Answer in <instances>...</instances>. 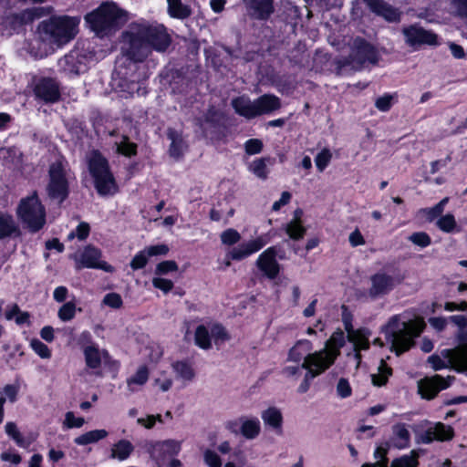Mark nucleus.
Segmentation results:
<instances>
[{
    "label": "nucleus",
    "mask_w": 467,
    "mask_h": 467,
    "mask_svg": "<svg viewBox=\"0 0 467 467\" xmlns=\"http://www.w3.org/2000/svg\"><path fill=\"white\" fill-rule=\"evenodd\" d=\"M232 106L238 115L251 119L278 109L281 102L276 96L265 94L254 100L246 96L238 97L232 100Z\"/></svg>",
    "instance_id": "423d86ee"
},
{
    "label": "nucleus",
    "mask_w": 467,
    "mask_h": 467,
    "mask_svg": "<svg viewBox=\"0 0 467 467\" xmlns=\"http://www.w3.org/2000/svg\"><path fill=\"white\" fill-rule=\"evenodd\" d=\"M178 265L174 261H163L157 265L155 273L157 275H165L169 272L177 271Z\"/></svg>",
    "instance_id": "e2e57ef3"
},
{
    "label": "nucleus",
    "mask_w": 467,
    "mask_h": 467,
    "mask_svg": "<svg viewBox=\"0 0 467 467\" xmlns=\"http://www.w3.org/2000/svg\"><path fill=\"white\" fill-rule=\"evenodd\" d=\"M404 279L400 274L390 275L379 271L370 276V286L368 288V296L372 299L380 298L389 294Z\"/></svg>",
    "instance_id": "f8f14e48"
},
{
    "label": "nucleus",
    "mask_w": 467,
    "mask_h": 467,
    "mask_svg": "<svg viewBox=\"0 0 467 467\" xmlns=\"http://www.w3.org/2000/svg\"><path fill=\"white\" fill-rule=\"evenodd\" d=\"M19 234V227L14 217L0 212V239Z\"/></svg>",
    "instance_id": "c85d7f7f"
},
{
    "label": "nucleus",
    "mask_w": 467,
    "mask_h": 467,
    "mask_svg": "<svg viewBox=\"0 0 467 467\" xmlns=\"http://www.w3.org/2000/svg\"><path fill=\"white\" fill-rule=\"evenodd\" d=\"M269 161L270 158L256 159L249 164L248 170L257 178L265 180L268 176L267 162Z\"/></svg>",
    "instance_id": "ea45409f"
},
{
    "label": "nucleus",
    "mask_w": 467,
    "mask_h": 467,
    "mask_svg": "<svg viewBox=\"0 0 467 467\" xmlns=\"http://www.w3.org/2000/svg\"><path fill=\"white\" fill-rule=\"evenodd\" d=\"M86 365L92 369L100 367L102 361H106L109 354L106 350H100L95 346H88L84 348Z\"/></svg>",
    "instance_id": "a878e982"
},
{
    "label": "nucleus",
    "mask_w": 467,
    "mask_h": 467,
    "mask_svg": "<svg viewBox=\"0 0 467 467\" xmlns=\"http://www.w3.org/2000/svg\"><path fill=\"white\" fill-rule=\"evenodd\" d=\"M377 374H372V383L375 386L380 387L386 384L389 377L391 375V368L388 367L384 360H381Z\"/></svg>",
    "instance_id": "37998d69"
},
{
    "label": "nucleus",
    "mask_w": 467,
    "mask_h": 467,
    "mask_svg": "<svg viewBox=\"0 0 467 467\" xmlns=\"http://www.w3.org/2000/svg\"><path fill=\"white\" fill-rule=\"evenodd\" d=\"M346 337L342 331L334 332L327 341L323 349L327 350L330 356H335V359L340 353V348L345 345Z\"/></svg>",
    "instance_id": "72a5a7b5"
},
{
    "label": "nucleus",
    "mask_w": 467,
    "mask_h": 467,
    "mask_svg": "<svg viewBox=\"0 0 467 467\" xmlns=\"http://www.w3.org/2000/svg\"><path fill=\"white\" fill-rule=\"evenodd\" d=\"M116 151L126 157H132L137 154V144L131 142L128 136L121 135L114 141Z\"/></svg>",
    "instance_id": "c9c22d12"
},
{
    "label": "nucleus",
    "mask_w": 467,
    "mask_h": 467,
    "mask_svg": "<svg viewBox=\"0 0 467 467\" xmlns=\"http://www.w3.org/2000/svg\"><path fill=\"white\" fill-rule=\"evenodd\" d=\"M424 327L420 319L408 320L403 315H394L381 327V332L390 350L400 355L414 345V338L420 336Z\"/></svg>",
    "instance_id": "f03ea898"
},
{
    "label": "nucleus",
    "mask_w": 467,
    "mask_h": 467,
    "mask_svg": "<svg viewBox=\"0 0 467 467\" xmlns=\"http://www.w3.org/2000/svg\"><path fill=\"white\" fill-rule=\"evenodd\" d=\"M20 390L18 383L6 384L3 387L0 394L4 395L10 403H15L17 400V396Z\"/></svg>",
    "instance_id": "8fccbe9b"
},
{
    "label": "nucleus",
    "mask_w": 467,
    "mask_h": 467,
    "mask_svg": "<svg viewBox=\"0 0 467 467\" xmlns=\"http://www.w3.org/2000/svg\"><path fill=\"white\" fill-rule=\"evenodd\" d=\"M240 240V234L233 228H229L221 234V241L223 244L233 245L237 244Z\"/></svg>",
    "instance_id": "5fc2aeb1"
},
{
    "label": "nucleus",
    "mask_w": 467,
    "mask_h": 467,
    "mask_svg": "<svg viewBox=\"0 0 467 467\" xmlns=\"http://www.w3.org/2000/svg\"><path fill=\"white\" fill-rule=\"evenodd\" d=\"M335 356H330L327 350L311 352V354L303 361V367L309 377H317L325 372L334 362Z\"/></svg>",
    "instance_id": "dca6fc26"
},
{
    "label": "nucleus",
    "mask_w": 467,
    "mask_h": 467,
    "mask_svg": "<svg viewBox=\"0 0 467 467\" xmlns=\"http://www.w3.org/2000/svg\"><path fill=\"white\" fill-rule=\"evenodd\" d=\"M16 214L32 233L38 232L46 223V209L36 192H33L29 196L20 200Z\"/></svg>",
    "instance_id": "0eeeda50"
},
{
    "label": "nucleus",
    "mask_w": 467,
    "mask_h": 467,
    "mask_svg": "<svg viewBox=\"0 0 467 467\" xmlns=\"http://www.w3.org/2000/svg\"><path fill=\"white\" fill-rule=\"evenodd\" d=\"M409 240L422 248L429 246L431 243V237L424 232L413 233L409 236Z\"/></svg>",
    "instance_id": "4d7b16f0"
},
{
    "label": "nucleus",
    "mask_w": 467,
    "mask_h": 467,
    "mask_svg": "<svg viewBox=\"0 0 467 467\" xmlns=\"http://www.w3.org/2000/svg\"><path fill=\"white\" fill-rule=\"evenodd\" d=\"M108 435L109 433L106 430H93L78 436L75 438L74 442L78 445L85 446L98 442L105 439Z\"/></svg>",
    "instance_id": "f704fd0d"
},
{
    "label": "nucleus",
    "mask_w": 467,
    "mask_h": 467,
    "mask_svg": "<svg viewBox=\"0 0 467 467\" xmlns=\"http://www.w3.org/2000/svg\"><path fill=\"white\" fill-rule=\"evenodd\" d=\"M5 429L6 434L8 436H10L18 446H20V447L25 446L24 438H23L22 434L20 433V431H18L17 426L15 422H13V421L6 422Z\"/></svg>",
    "instance_id": "09e8293b"
},
{
    "label": "nucleus",
    "mask_w": 467,
    "mask_h": 467,
    "mask_svg": "<svg viewBox=\"0 0 467 467\" xmlns=\"http://www.w3.org/2000/svg\"><path fill=\"white\" fill-rule=\"evenodd\" d=\"M342 320L344 323L345 329L347 331V338L352 344V353H348V356L350 357L353 355V358L357 360V365L358 366L360 362V351L368 350L369 348V332L366 329H354L352 326L351 316L348 312L346 306H342Z\"/></svg>",
    "instance_id": "9d476101"
},
{
    "label": "nucleus",
    "mask_w": 467,
    "mask_h": 467,
    "mask_svg": "<svg viewBox=\"0 0 467 467\" xmlns=\"http://www.w3.org/2000/svg\"><path fill=\"white\" fill-rule=\"evenodd\" d=\"M49 182L47 185V192L50 199L62 202L68 194V182L64 164L57 161L49 166Z\"/></svg>",
    "instance_id": "1a4fd4ad"
},
{
    "label": "nucleus",
    "mask_w": 467,
    "mask_h": 467,
    "mask_svg": "<svg viewBox=\"0 0 467 467\" xmlns=\"http://www.w3.org/2000/svg\"><path fill=\"white\" fill-rule=\"evenodd\" d=\"M451 13L462 18H467V0H451Z\"/></svg>",
    "instance_id": "6e6d98bb"
},
{
    "label": "nucleus",
    "mask_w": 467,
    "mask_h": 467,
    "mask_svg": "<svg viewBox=\"0 0 467 467\" xmlns=\"http://www.w3.org/2000/svg\"><path fill=\"white\" fill-rule=\"evenodd\" d=\"M168 137L171 140L169 150L170 155L175 159H179L186 150L187 144L183 138L175 130H169Z\"/></svg>",
    "instance_id": "2f4dec72"
},
{
    "label": "nucleus",
    "mask_w": 467,
    "mask_h": 467,
    "mask_svg": "<svg viewBox=\"0 0 467 467\" xmlns=\"http://www.w3.org/2000/svg\"><path fill=\"white\" fill-rule=\"evenodd\" d=\"M152 285L154 287L163 291L164 293L170 292L173 287V283L171 280L161 277L153 278Z\"/></svg>",
    "instance_id": "774afa93"
},
{
    "label": "nucleus",
    "mask_w": 467,
    "mask_h": 467,
    "mask_svg": "<svg viewBox=\"0 0 467 467\" xmlns=\"http://www.w3.org/2000/svg\"><path fill=\"white\" fill-rule=\"evenodd\" d=\"M204 462L209 467H222L220 456L213 451L207 450L204 452Z\"/></svg>",
    "instance_id": "69168bd1"
},
{
    "label": "nucleus",
    "mask_w": 467,
    "mask_h": 467,
    "mask_svg": "<svg viewBox=\"0 0 467 467\" xmlns=\"http://www.w3.org/2000/svg\"><path fill=\"white\" fill-rule=\"evenodd\" d=\"M352 393L351 386L348 380L345 378L338 379L337 384V394L341 399L348 398Z\"/></svg>",
    "instance_id": "052dcab7"
},
{
    "label": "nucleus",
    "mask_w": 467,
    "mask_h": 467,
    "mask_svg": "<svg viewBox=\"0 0 467 467\" xmlns=\"http://www.w3.org/2000/svg\"><path fill=\"white\" fill-rule=\"evenodd\" d=\"M44 8H33L13 15L11 18L16 25H23L33 21L36 17L43 16Z\"/></svg>",
    "instance_id": "a19ab883"
},
{
    "label": "nucleus",
    "mask_w": 467,
    "mask_h": 467,
    "mask_svg": "<svg viewBox=\"0 0 467 467\" xmlns=\"http://www.w3.org/2000/svg\"><path fill=\"white\" fill-rule=\"evenodd\" d=\"M149 258V255L143 249L134 255L130 261V267L133 270L141 269L147 265Z\"/></svg>",
    "instance_id": "13d9d810"
},
{
    "label": "nucleus",
    "mask_w": 467,
    "mask_h": 467,
    "mask_svg": "<svg viewBox=\"0 0 467 467\" xmlns=\"http://www.w3.org/2000/svg\"><path fill=\"white\" fill-rule=\"evenodd\" d=\"M377 60L376 49L364 39L358 37L352 42L351 51L346 63L356 67L366 62L374 64Z\"/></svg>",
    "instance_id": "2eb2a0df"
},
{
    "label": "nucleus",
    "mask_w": 467,
    "mask_h": 467,
    "mask_svg": "<svg viewBox=\"0 0 467 467\" xmlns=\"http://www.w3.org/2000/svg\"><path fill=\"white\" fill-rule=\"evenodd\" d=\"M172 368L176 377L184 382H190L195 377L194 369L188 362L176 361L172 364Z\"/></svg>",
    "instance_id": "e433bc0d"
},
{
    "label": "nucleus",
    "mask_w": 467,
    "mask_h": 467,
    "mask_svg": "<svg viewBox=\"0 0 467 467\" xmlns=\"http://www.w3.org/2000/svg\"><path fill=\"white\" fill-rule=\"evenodd\" d=\"M456 339L458 341V346L453 349L444 350L443 352L446 354L445 356L447 358L458 361L460 359V350L463 348H467V327L458 330L456 333Z\"/></svg>",
    "instance_id": "58836bf2"
},
{
    "label": "nucleus",
    "mask_w": 467,
    "mask_h": 467,
    "mask_svg": "<svg viewBox=\"0 0 467 467\" xmlns=\"http://www.w3.org/2000/svg\"><path fill=\"white\" fill-rule=\"evenodd\" d=\"M251 16L266 19L274 12L273 0H244Z\"/></svg>",
    "instance_id": "5701e85b"
},
{
    "label": "nucleus",
    "mask_w": 467,
    "mask_h": 467,
    "mask_svg": "<svg viewBox=\"0 0 467 467\" xmlns=\"http://www.w3.org/2000/svg\"><path fill=\"white\" fill-rule=\"evenodd\" d=\"M418 443L430 444L434 441H448L454 437V430L451 426L442 422L422 421L414 430Z\"/></svg>",
    "instance_id": "6e6552de"
},
{
    "label": "nucleus",
    "mask_w": 467,
    "mask_h": 467,
    "mask_svg": "<svg viewBox=\"0 0 467 467\" xmlns=\"http://www.w3.org/2000/svg\"><path fill=\"white\" fill-rule=\"evenodd\" d=\"M368 8L375 15L381 16L387 22L395 23L400 20V12L384 0H362Z\"/></svg>",
    "instance_id": "6ab92c4d"
},
{
    "label": "nucleus",
    "mask_w": 467,
    "mask_h": 467,
    "mask_svg": "<svg viewBox=\"0 0 467 467\" xmlns=\"http://www.w3.org/2000/svg\"><path fill=\"white\" fill-rule=\"evenodd\" d=\"M167 13L171 18L186 19L192 15V9L188 5L182 3V0H166Z\"/></svg>",
    "instance_id": "c756f323"
},
{
    "label": "nucleus",
    "mask_w": 467,
    "mask_h": 467,
    "mask_svg": "<svg viewBox=\"0 0 467 467\" xmlns=\"http://www.w3.org/2000/svg\"><path fill=\"white\" fill-rule=\"evenodd\" d=\"M261 418L265 426L270 427L277 432H281L283 425V415L279 409L270 407L261 413Z\"/></svg>",
    "instance_id": "bb28decb"
},
{
    "label": "nucleus",
    "mask_w": 467,
    "mask_h": 467,
    "mask_svg": "<svg viewBox=\"0 0 467 467\" xmlns=\"http://www.w3.org/2000/svg\"><path fill=\"white\" fill-rule=\"evenodd\" d=\"M102 253L99 249L88 245L82 252L74 256L76 268H93L100 269L107 273H113L114 267L105 261L101 260Z\"/></svg>",
    "instance_id": "ddd939ff"
},
{
    "label": "nucleus",
    "mask_w": 467,
    "mask_h": 467,
    "mask_svg": "<svg viewBox=\"0 0 467 467\" xmlns=\"http://www.w3.org/2000/svg\"><path fill=\"white\" fill-rule=\"evenodd\" d=\"M402 35L407 46L414 50L419 49L423 45L435 46L438 44V37L433 32L417 25L403 27Z\"/></svg>",
    "instance_id": "4468645a"
},
{
    "label": "nucleus",
    "mask_w": 467,
    "mask_h": 467,
    "mask_svg": "<svg viewBox=\"0 0 467 467\" xmlns=\"http://www.w3.org/2000/svg\"><path fill=\"white\" fill-rule=\"evenodd\" d=\"M392 436L390 439L394 447L405 449L410 446V433L405 423H396L392 426Z\"/></svg>",
    "instance_id": "393cba45"
},
{
    "label": "nucleus",
    "mask_w": 467,
    "mask_h": 467,
    "mask_svg": "<svg viewBox=\"0 0 467 467\" xmlns=\"http://www.w3.org/2000/svg\"><path fill=\"white\" fill-rule=\"evenodd\" d=\"M332 154L328 149H323L316 157L315 162L317 170L323 171L330 162Z\"/></svg>",
    "instance_id": "864d4df0"
},
{
    "label": "nucleus",
    "mask_w": 467,
    "mask_h": 467,
    "mask_svg": "<svg viewBox=\"0 0 467 467\" xmlns=\"http://www.w3.org/2000/svg\"><path fill=\"white\" fill-rule=\"evenodd\" d=\"M438 228L445 233H451L456 227V221L452 214L441 216L436 223Z\"/></svg>",
    "instance_id": "49530a36"
},
{
    "label": "nucleus",
    "mask_w": 467,
    "mask_h": 467,
    "mask_svg": "<svg viewBox=\"0 0 467 467\" xmlns=\"http://www.w3.org/2000/svg\"><path fill=\"white\" fill-rule=\"evenodd\" d=\"M79 19L67 16H52L40 23L39 36L49 45L60 47L72 40L78 33Z\"/></svg>",
    "instance_id": "7ed1b4c3"
},
{
    "label": "nucleus",
    "mask_w": 467,
    "mask_h": 467,
    "mask_svg": "<svg viewBox=\"0 0 467 467\" xmlns=\"http://www.w3.org/2000/svg\"><path fill=\"white\" fill-rule=\"evenodd\" d=\"M418 454L411 451L410 455H404L394 460L390 467H416L418 464Z\"/></svg>",
    "instance_id": "a18cd8bd"
},
{
    "label": "nucleus",
    "mask_w": 467,
    "mask_h": 467,
    "mask_svg": "<svg viewBox=\"0 0 467 467\" xmlns=\"http://www.w3.org/2000/svg\"><path fill=\"white\" fill-rule=\"evenodd\" d=\"M229 339L230 337L226 329L217 323L200 325L196 327L194 332L195 345L204 350L212 348L213 341L215 345H218Z\"/></svg>",
    "instance_id": "9b49d317"
},
{
    "label": "nucleus",
    "mask_w": 467,
    "mask_h": 467,
    "mask_svg": "<svg viewBox=\"0 0 467 467\" xmlns=\"http://www.w3.org/2000/svg\"><path fill=\"white\" fill-rule=\"evenodd\" d=\"M149 379V369L146 366H140L134 375L127 379L128 389L130 392H136Z\"/></svg>",
    "instance_id": "473e14b6"
},
{
    "label": "nucleus",
    "mask_w": 467,
    "mask_h": 467,
    "mask_svg": "<svg viewBox=\"0 0 467 467\" xmlns=\"http://www.w3.org/2000/svg\"><path fill=\"white\" fill-rule=\"evenodd\" d=\"M31 348L42 358H49L51 351L48 347L37 338L30 341Z\"/></svg>",
    "instance_id": "603ef678"
},
{
    "label": "nucleus",
    "mask_w": 467,
    "mask_h": 467,
    "mask_svg": "<svg viewBox=\"0 0 467 467\" xmlns=\"http://www.w3.org/2000/svg\"><path fill=\"white\" fill-rule=\"evenodd\" d=\"M58 317L62 321H69L76 315V305L73 302L65 303L58 310Z\"/></svg>",
    "instance_id": "3c124183"
},
{
    "label": "nucleus",
    "mask_w": 467,
    "mask_h": 467,
    "mask_svg": "<svg viewBox=\"0 0 467 467\" xmlns=\"http://www.w3.org/2000/svg\"><path fill=\"white\" fill-rule=\"evenodd\" d=\"M263 142L259 139H250L244 143L245 152L249 155L260 153L263 150Z\"/></svg>",
    "instance_id": "680f3d73"
},
{
    "label": "nucleus",
    "mask_w": 467,
    "mask_h": 467,
    "mask_svg": "<svg viewBox=\"0 0 467 467\" xmlns=\"http://www.w3.org/2000/svg\"><path fill=\"white\" fill-rule=\"evenodd\" d=\"M92 31L104 36L125 23L124 13L114 3H104L85 17Z\"/></svg>",
    "instance_id": "20e7f679"
},
{
    "label": "nucleus",
    "mask_w": 467,
    "mask_h": 467,
    "mask_svg": "<svg viewBox=\"0 0 467 467\" xmlns=\"http://www.w3.org/2000/svg\"><path fill=\"white\" fill-rule=\"evenodd\" d=\"M449 387V383L440 375L425 378L419 382V391L423 398L432 399L436 394Z\"/></svg>",
    "instance_id": "aec40b11"
},
{
    "label": "nucleus",
    "mask_w": 467,
    "mask_h": 467,
    "mask_svg": "<svg viewBox=\"0 0 467 467\" xmlns=\"http://www.w3.org/2000/svg\"><path fill=\"white\" fill-rule=\"evenodd\" d=\"M103 303L112 308H119L122 306V299L119 294L109 293L104 296Z\"/></svg>",
    "instance_id": "338daca9"
},
{
    "label": "nucleus",
    "mask_w": 467,
    "mask_h": 467,
    "mask_svg": "<svg viewBox=\"0 0 467 467\" xmlns=\"http://www.w3.org/2000/svg\"><path fill=\"white\" fill-rule=\"evenodd\" d=\"M180 449L181 445L178 441L168 440L155 443L152 446L150 454L151 457L155 459L160 465H161L166 458L177 454Z\"/></svg>",
    "instance_id": "4be33fe9"
},
{
    "label": "nucleus",
    "mask_w": 467,
    "mask_h": 467,
    "mask_svg": "<svg viewBox=\"0 0 467 467\" xmlns=\"http://www.w3.org/2000/svg\"><path fill=\"white\" fill-rule=\"evenodd\" d=\"M302 213L300 210L296 212V218L292 220L285 226V232L289 235L291 239L299 240L302 239L305 235L306 229L302 225L301 221L299 219V215Z\"/></svg>",
    "instance_id": "4c0bfd02"
},
{
    "label": "nucleus",
    "mask_w": 467,
    "mask_h": 467,
    "mask_svg": "<svg viewBox=\"0 0 467 467\" xmlns=\"http://www.w3.org/2000/svg\"><path fill=\"white\" fill-rule=\"evenodd\" d=\"M134 451L133 444L125 439L114 443L110 449V458L119 461L127 460Z\"/></svg>",
    "instance_id": "7c9ffc66"
},
{
    "label": "nucleus",
    "mask_w": 467,
    "mask_h": 467,
    "mask_svg": "<svg viewBox=\"0 0 467 467\" xmlns=\"http://www.w3.org/2000/svg\"><path fill=\"white\" fill-rule=\"evenodd\" d=\"M397 96L395 94L386 93L383 96L378 98L375 101V107L382 112L389 111L392 107Z\"/></svg>",
    "instance_id": "de8ad7c7"
},
{
    "label": "nucleus",
    "mask_w": 467,
    "mask_h": 467,
    "mask_svg": "<svg viewBox=\"0 0 467 467\" xmlns=\"http://www.w3.org/2000/svg\"><path fill=\"white\" fill-rule=\"evenodd\" d=\"M448 201L449 198L445 197L435 206L431 208L422 209L420 212L427 217L428 220L432 221L442 213Z\"/></svg>",
    "instance_id": "c03bdc74"
},
{
    "label": "nucleus",
    "mask_w": 467,
    "mask_h": 467,
    "mask_svg": "<svg viewBox=\"0 0 467 467\" xmlns=\"http://www.w3.org/2000/svg\"><path fill=\"white\" fill-rule=\"evenodd\" d=\"M85 420L84 418H77L75 417L74 413L72 411H67L65 414V420H64V426L67 429L71 428H80L84 425Z\"/></svg>",
    "instance_id": "bf43d9fd"
},
{
    "label": "nucleus",
    "mask_w": 467,
    "mask_h": 467,
    "mask_svg": "<svg viewBox=\"0 0 467 467\" xmlns=\"http://www.w3.org/2000/svg\"><path fill=\"white\" fill-rule=\"evenodd\" d=\"M277 251L271 246L265 249L257 258L256 266L269 279H275L280 272V265L276 260Z\"/></svg>",
    "instance_id": "a211bd4d"
},
{
    "label": "nucleus",
    "mask_w": 467,
    "mask_h": 467,
    "mask_svg": "<svg viewBox=\"0 0 467 467\" xmlns=\"http://www.w3.org/2000/svg\"><path fill=\"white\" fill-rule=\"evenodd\" d=\"M123 38L130 46L127 55L136 62L147 57L151 48L162 52L171 44V36L162 25L146 21L131 23Z\"/></svg>",
    "instance_id": "f257e3e1"
},
{
    "label": "nucleus",
    "mask_w": 467,
    "mask_h": 467,
    "mask_svg": "<svg viewBox=\"0 0 467 467\" xmlns=\"http://www.w3.org/2000/svg\"><path fill=\"white\" fill-rule=\"evenodd\" d=\"M303 369H305V368L303 367V362L302 363H292V362L287 363L285 361V364L284 365V367L281 370V374L285 379L296 381L302 375Z\"/></svg>",
    "instance_id": "79ce46f5"
},
{
    "label": "nucleus",
    "mask_w": 467,
    "mask_h": 467,
    "mask_svg": "<svg viewBox=\"0 0 467 467\" xmlns=\"http://www.w3.org/2000/svg\"><path fill=\"white\" fill-rule=\"evenodd\" d=\"M270 241L271 235L269 233L261 234L253 240L243 243L242 244L233 248L229 252L228 257L235 261L243 260L260 251L263 247L269 244Z\"/></svg>",
    "instance_id": "f3484780"
},
{
    "label": "nucleus",
    "mask_w": 467,
    "mask_h": 467,
    "mask_svg": "<svg viewBox=\"0 0 467 467\" xmlns=\"http://www.w3.org/2000/svg\"><path fill=\"white\" fill-rule=\"evenodd\" d=\"M313 346L307 339L298 340L288 351L286 362L302 363L311 354Z\"/></svg>",
    "instance_id": "b1692460"
},
{
    "label": "nucleus",
    "mask_w": 467,
    "mask_h": 467,
    "mask_svg": "<svg viewBox=\"0 0 467 467\" xmlns=\"http://www.w3.org/2000/svg\"><path fill=\"white\" fill-rule=\"evenodd\" d=\"M159 421L161 423L163 422L162 416L160 414L157 415H148L147 418H139L137 420L138 424L145 427L146 429H151L155 425V423Z\"/></svg>",
    "instance_id": "0e129e2a"
},
{
    "label": "nucleus",
    "mask_w": 467,
    "mask_h": 467,
    "mask_svg": "<svg viewBox=\"0 0 467 467\" xmlns=\"http://www.w3.org/2000/svg\"><path fill=\"white\" fill-rule=\"evenodd\" d=\"M88 164L98 193L101 196L115 194L118 186L108 160L99 151L93 150L88 157Z\"/></svg>",
    "instance_id": "39448f33"
},
{
    "label": "nucleus",
    "mask_w": 467,
    "mask_h": 467,
    "mask_svg": "<svg viewBox=\"0 0 467 467\" xmlns=\"http://www.w3.org/2000/svg\"><path fill=\"white\" fill-rule=\"evenodd\" d=\"M240 433L247 440L255 439L261 431L260 420L254 418H240Z\"/></svg>",
    "instance_id": "cd10ccee"
},
{
    "label": "nucleus",
    "mask_w": 467,
    "mask_h": 467,
    "mask_svg": "<svg viewBox=\"0 0 467 467\" xmlns=\"http://www.w3.org/2000/svg\"><path fill=\"white\" fill-rule=\"evenodd\" d=\"M35 94L46 102H55L60 97L57 83L52 78H42L35 87Z\"/></svg>",
    "instance_id": "412c9836"
}]
</instances>
